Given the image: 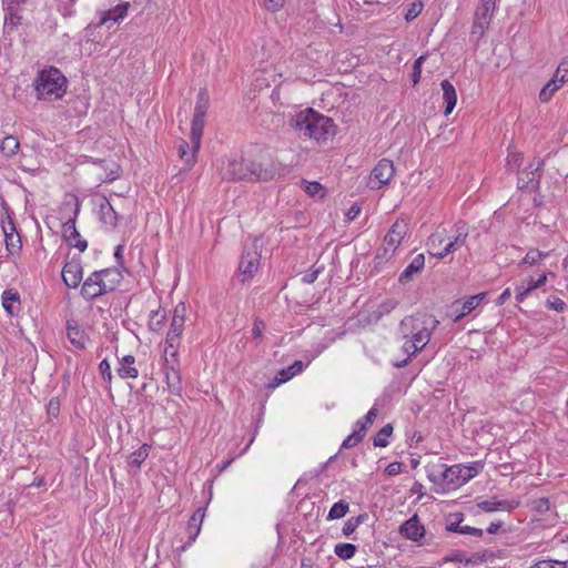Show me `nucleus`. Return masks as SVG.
<instances>
[{
    "mask_svg": "<svg viewBox=\"0 0 568 568\" xmlns=\"http://www.w3.org/2000/svg\"><path fill=\"white\" fill-rule=\"evenodd\" d=\"M290 126L298 132L300 136L325 142L335 134L333 120L308 108L300 111L290 120Z\"/></svg>",
    "mask_w": 568,
    "mask_h": 568,
    "instance_id": "1",
    "label": "nucleus"
},
{
    "mask_svg": "<svg viewBox=\"0 0 568 568\" xmlns=\"http://www.w3.org/2000/svg\"><path fill=\"white\" fill-rule=\"evenodd\" d=\"M428 479L433 483H442L449 488L460 487L479 474L483 469L480 463H473L471 465H453L447 466L438 463L428 465L426 467Z\"/></svg>",
    "mask_w": 568,
    "mask_h": 568,
    "instance_id": "2",
    "label": "nucleus"
},
{
    "mask_svg": "<svg viewBox=\"0 0 568 568\" xmlns=\"http://www.w3.org/2000/svg\"><path fill=\"white\" fill-rule=\"evenodd\" d=\"M122 275L116 270L104 268L93 272L82 284L81 296L93 301L106 293L113 292L120 284Z\"/></svg>",
    "mask_w": 568,
    "mask_h": 568,
    "instance_id": "3",
    "label": "nucleus"
},
{
    "mask_svg": "<svg viewBox=\"0 0 568 568\" xmlns=\"http://www.w3.org/2000/svg\"><path fill=\"white\" fill-rule=\"evenodd\" d=\"M67 78L54 67L39 72L34 80V90L39 100L53 101L61 99L67 90Z\"/></svg>",
    "mask_w": 568,
    "mask_h": 568,
    "instance_id": "4",
    "label": "nucleus"
},
{
    "mask_svg": "<svg viewBox=\"0 0 568 568\" xmlns=\"http://www.w3.org/2000/svg\"><path fill=\"white\" fill-rule=\"evenodd\" d=\"M439 322L427 314L407 316L400 322V331L405 336L412 335V341L422 351L429 342L432 331Z\"/></svg>",
    "mask_w": 568,
    "mask_h": 568,
    "instance_id": "5",
    "label": "nucleus"
},
{
    "mask_svg": "<svg viewBox=\"0 0 568 568\" xmlns=\"http://www.w3.org/2000/svg\"><path fill=\"white\" fill-rule=\"evenodd\" d=\"M497 0H479L477 4L470 30V40L476 44L485 36L493 20Z\"/></svg>",
    "mask_w": 568,
    "mask_h": 568,
    "instance_id": "6",
    "label": "nucleus"
},
{
    "mask_svg": "<svg viewBox=\"0 0 568 568\" xmlns=\"http://www.w3.org/2000/svg\"><path fill=\"white\" fill-rule=\"evenodd\" d=\"M210 100L207 93L201 90L197 94V101L194 108L193 119L191 123V144L194 145V150H200L201 140L203 136V130L205 125L206 112L209 109Z\"/></svg>",
    "mask_w": 568,
    "mask_h": 568,
    "instance_id": "7",
    "label": "nucleus"
},
{
    "mask_svg": "<svg viewBox=\"0 0 568 568\" xmlns=\"http://www.w3.org/2000/svg\"><path fill=\"white\" fill-rule=\"evenodd\" d=\"M545 162L536 158L529 165L518 173L517 187L535 192L540 187Z\"/></svg>",
    "mask_w": 568,
    "mask_h": 568,
    "instance_id": "8",
    "label": "nucleus"
},
{
    "mask_svg": "<svg viewBox=\"0 0 568 568\" xmlns=\"http://www.w3.org/2000/svg\"><path fill=\"white\" fill-rule=\"evenodd\" d=\"M469 235V226L464 221H458L454 224L453 235L448 237V242L443 248V252H432V255L436 258L443 260L448 254L456 252L458 248L466 244Z\"/></svg>",
    "mask_w": 568,
    "mask_h": 568,
    "instance_id": "9",
    "label": "nucleus"
},
{
    "mask_svg": "<svg viewBox=\"0 0 568 568\" xmlns=\"http://www.w3.org/2000/svg\"><path fill=\"white\" fill-rule=\"evenodd\" d=\"M408 233V225L405 221H396L384 237L383 255L377 257H390Z\"/></svg>",
    "mask_w": 568,
    "mask_h": 568,
    "instance_id": "10",
    "label": "nucleus"
},
{
    "mask_svg": "<svg viewBox=\"0 0 568 568\" xmlns=\"http://www.w3.org/2000/svg\"><path fill=\"white\" fill-rule=\"evenodd\" d=\"M395 174L393 161L382 159L372 170L369 175L368 186L372 190H378L388 184Z\"/></svg>",
    "mask_w": 568,
    "mask_h": 568,
    "instance_id": "11",
    "label": "nucleus"
},
{
    "mask_svg": "<svg viewBox=\"0 0 568 568\" xmlns=\"http://www.w3.org/2000/svg\"><path fill=\"white\" fill-rule=\"evenodd\" d=\"M80 212V203L77 201L73 216L70 217L62 224V236L63 240L70 245L78 248L80 252H84L88 247V242L83 240L77 230L75 222L77 216Z\"/></svg>",
    "mask_w": 568,
    "mask_h": 568,
    "instance_id": "12",
    "label": "nucleus"
},
{
    "mask_svg": "<svg viewBox=\"0 0 568 568\" xmlns=\"http://www.w3.org/2000/svg\"><path fill=\"white\" fill-rule=\"evenodd\" d=\"M1 229L4 234L6 248L11 255L19 254L22 248V242L17 232L16 223L11 215L7 212L6 219H1Z\"/></svg>",
    "mask_w": 568,
    "mask_h": 568,
    "instance_id": "13",
    "label": "nucleus"
},
{
    "mask_svg": "<svg viewBox=\"0 0 568 568\" xmlns=\"http://www.w3.org/2000/svg\"><path fill=\"white\" fill-rule=\"evenodd\" d=\"M220 173L223 180H245L247 179V163L240 159H227L222 162Z\"/></svg>",
    "mask_w": 568,
    "mask_h": 568,
    "instance_id": "14",
    "label": "nucleus"
},
{
    "mask_svg": "<svg viewBox=\"0 0 568 568\" xmlns=\"http://www.w3.org/2000/svg\"><path fill=\"white\" fill-rule=\"evenodd\" d=\"M261 255L255 248L244 250L240 260L239 271L241 273L242 282L252 277L260 266Z\"/></svg>",
    "mask_w": 568,
    "mask_h": 568,
    "instance_id": "15",
    "label": "nucleus"
},
{
    "mask_svg": "<svg viewBox=\"0 0 568 568\" xmlns=\"http://www.w3.org/2000/svg\"><path fill=\"white\" fill-rule=\"evenodd\" d=\"M277 174V170L273 163H262L251 161L247 163V179L261 182L272 181Z\"/></svg>",
    "mask_w": 568,
    "mask_h": 568,
    "instance_id": "16",
    "label": "nucleus"
},
{
    "mask_svg": "<svg viewBox=\"0 0 568 568\" xmlns=\"http://www.w3.org/2000/svg\"><path fill=\"white\" fill-rule=\"evenodd\" d=\"M64 284L70 288H77L83 277V267L80 260L72 258L64 263L62 272Z\"/></svg>",
    "mask_w": 568,
    "mask_h": 568,
    "instance_id": "17",
    "label": "nucleus"
},
{
    "mask_svg": "<svg viewBox=\"0 0 568 568\" xmlns=\"http://www.w3.org/2000/svg\"><path fill=\"white\" fill-rule=\"evenodd\" d=\"M186 306L183 302L179 303L174 311L171 321L170 329L166 334L168 341L180 342L185 323Z\"/></svg>",
    "mask_w": 568,
    "mask_h": 568,
    "instance_id": "18",
    "label": "nucleus"
},
{
    "mask_svg": "<svg viewBox=\"0 0 568 568\" xmlns=\"http://www.w3.org/2000/svg\"><path fill=\"white\" fill-rule=\"evenodd\" d=\"M399 534L406 539L419 541L425 536V528L420 524L418 516L414 515L400 525Z\"/></svg>",
    "mask_w": 568,
    "mask_h": 568,
    "instance_id": "19",
    "label": "nucleus"
},
{
    "mask_svg": "<svg viewBox=\"0 0 568 568\" xmlns=\"http://www.w3.org/2000/svg\"><path fill=\"white\" fill-rule=\"evenodd\" d=\"M518 506L516 501L509 500H497L496 497L491 499L483 500L477 503V508L485 513H494V511H510Z\"/></svg>",
    "mask_w": 568,
    "mask_h": 568,
    "instance_id": "20",
    "label": "nucleus"
},
{
    "mask_svg": "<svg viewBox=\"0 0 568 568\" xmlns=\"http://www.w3.org/2000/svg\"><path fill=\"white\" fill-rule=\"evenodd\" d=\"M165 381L171 394L180 395L182 390L180 366L163 365Z\"/></svg>",
    "mask_w": 568,
    "mask_h": 568,
    "instance_id": "21",
    "label": "nucleus"
},
{
    "mask_svg": "<svg viewBox=\"0 0 568 568\" xmlns=\"http://www.w3.org/2000/svg\"><path fill=\"white\" fill-rule=\"evenodd\" d=\"M67 336L70 343L78 349H83L87 343V335L75 321L67 322Z\"/></svg>",
    "mask_w": 568,
    "mask_h": 568,
    "instance_id": "22",
    "label": "nucleus"
},
{
    "mask_svg": "<svg viewBox=\"0 0 568 568\" xmlns=\"http://www.w3.org/2000/svg\"><path fill=\"white\" fill-rule=\"evenodd\" d=\"M425 266V256L424 254H417L412 262L406 266V268L399 275V282L402 284H406L413 280V276L423 271Z\"/></svg>",
    "mask_w": 568,
    "mask_h": 568,
    "instance_id": "23",
    "label": "nucleus"
},
{
    "mask_svg": "<svg viewBox=\"0 0 568 568\" xmlns=\"http://www.w3.org/2000/svg\"><path fill=\"white\" fill-rule=\"evenodd\" d=\"M134 364L135 357L132 355H125L119 359V367L116 368L119 377L122 379L136 378L139 376V371Z\"/></svg>",
    "mask_w": 568,
    "mask_h": 568,
    "instance_id": "24",
    "label": "nucleus"
},
{
    "mask_svg": "<svg viewBox=\"0 0 568 568\" xmlns=\"http://www.w3.org/2000/svg\"><path fill=\"white\" fill-rule=\"evenodd\" d=\"M2 306L4 311L10 315L14 316L20 311V295L14 290H6L2 293Z\"/></svg>",
    "mask_w": 568,
    "mask_h": 568,
    "instance_id": "25",
    "label": "nucleus"
},
{
    "mask_svg": "<svg viewBox=\"0 0 568 568\" xmlns=\"http://www.w3.org/2000/svg\"><path fill=\"white\" fill-rule=\"evenodd\" d=\"M206 507H199L187 523L189 540L193 542L201 531Z\"/></svg>",
    "mask_w": 568,
    "mask_h": 568,
    "instance_id": "26",
    "label": "nucleus"
},
{
    "mask_svg": "<svg viewBox=\"0 0 568 568\" xmlns=\"http://www.w3.org/2000/svg\"><path fill=\"white\" fill-rule=\"evenodd\" d=\"M440 88L443 90V99L445 102V115H448L454 110L457 103V94L454 85L448 80H443L440 82Z\"/></svg>",
    "mask_w": 568,
    "mask_h": 568,
    "instance_id": "27",
    "label": "nucleus"
},
{
    "mask_svg": "<svg viewBox=\"0 0 568 568\" xmlns=\"http://www.w3.org/2000/svg\"><path fill=\"white\" fill-rule=\"evenodd\" d=\"M128 9H129V3L124 2V3H120V4L115 6L114 8L110 9V10L104 11L99 21V26L106 24L110 21L115 23V22L122 20L126 16Z\"/></svg>",
    "mask_w": 568,
    "mask_h": 568,
    "instance_id": "28",
    "label": "nucleus"
},
{
    "mask_svg": "<svg viewBox=\"0 0 568 568\" xmlns=\"http://www.w3.org/2000/svg\"><path fill=\"white\" fill-rule=\"evenodd\" d=\"M485 293H479L473 296H469L466 301H464L460 305V312L455 315L454 322L460 321L464 316L470 314L476 307L481 303L485 298Z\"/></svg>",
    "mask_w": 568,
    "mask_h": 568,
    "instance_id": "29",
    "label": "nucleus"
},
{
    "mask_svg": "<svg viewBox=\"0 0 568 568\" xmlns=\"http://www.w3.org/2000/svg\"><path fill=\"white\" fill-rule=\"evenodd\" d=\"M191 151H190V144L184 141L180 140L178 145V152L181 158V160L184 162V164L190 169L196 163V156L199 150H194V145L191 144Z\"/></svg>",
    "mask_w": 568,
    "mask_h": 568,
    "instance_id": "30",
    "label": "nucleus"
},
{
    "mask_svg": "<svg viewBox=\"0 0 568 568\" xmlns=\"http://www.w3.org/2000/svg\"><path fill=\"white\" fill-rule=\"evenodd\" d=\"M101 221L110 226H115L118 223V213L108 200L100 204Z\"/></svg>",
    "mask_w": 568,
    "mask_h": 568,
    "instance_id": "31",
    "label": "nucleus"
},
{
    "mask_svg": "<svg viewBox=\"0 0 568 568\" xmlns=\"http://www.w3.org/2000/svg\"><path fill=\"white\" fill-rule=\"evenodd\" d=\"M164 364L165 366H180L178 346L180 342L165 341Z\"/></svg>",
    "mask_w": 568,
    "mask_h": 568,
    "instance_id": "32",
    "label": "nucleus"
},
{
    "mask_svg": "<svg viewBox=\"0 0 568 568\" xmlns=\"http://www.w3.org/2000/svg\"><path fill=\"white\" fill-rule=\"evenodd\" d=\"M19 148V140L13 135H8L0 144V152L7 158H11L17 154Z\"/></svg>",
    "mask_w": 568,
    "mask_h": 568,
    "instance_id": "33",
    "label": "nucleus"
},
{
    "mask_svg": "<svg viewBox=\"0 0 568 568\" xmlns=\"http://www.w3.org/2000/svg\"><path fill=\"white\" fill-rule=\"evenodd\" d=\"M460 523H462V519H458L457 521H450L447 525V530L448 531H453V532H458V534L473 535V536H476V537H481L483 536V530L481 529L475 528V527H470V526H462Z\"/></svg>",
    "mask_w": 568,
    "mask_h": 568,
    "instance_id": "34",
    "label": "nucleus"
},
{
    "mask_svg": "<svg viewBox=\"0 0 568 568\" xmlns=\"http://www.w3.org/2000/svg\"><path fill=\"white\" fill-rule=\"evenodd\" d=\"M356 551L357 547L354 544L349 542L336 544L334 547L335 555L343 560H348L353 558Z\"/></svg>",
    "mask_w": 568,
    "mask_h": 568,
    "instance_id": "35",
    "label": "nucleus"
},
{
    "mask_svg": "<svg viewBox=\"0 0 568 568\" xmlns=\"http://www.w3.org/2000/svg\"><path fill=\"white\" fill-rule=\"evenodd\" d=\"M151 446L143 444L138 450L133 452L129 458V464L139 469L142 463L148 458Z\"/></svg>",
    "mask_w": 568,
    "mask_h": 568,
    "instance_id": "36",
    "label": "nucleus"
},
{
    "mask_svg": "<svg viewBox=\"0 0 568 568\" xmlns=\"http://www.w3.org/2000/svg\"><path fill=\"white\" fill-rule=\"evenodd\" d=\"M393 434V425L386 424L383 426L376 436L373 438V445L375 447H386L388 446V437Z\"/></svg>",
    "mask_w": 568,
    "mask_h": 568,
    "instance_id": "37",
    "label": "nucleus"
},
{
    "mask_svg": "<svg viewBox=\"0 0 568 568\" xmlns=\"http://www.w3.org/2000/svg\"><path fill=\"white\" fill-rule=\"evenodd\" d=\"M349 510V504L345 500L335 503L327 515V520H335L343 518Z\"/></svg>",
    "mask_w": 568,
    "mask_h": 568,
    "instance_id": "38",
    "label": "nucleus"
},
{
    "mask_svg": "<svg viewBox=\"0 0 568 568\" xmlns=\"http://www.w3.org/2000/svg\"><path fill=\"white\" fill-rule=\"evenodd\" d=\"M550 80H556L555 83L560 88L568 81V58H564L560 61L554 77Z\"/></svg>",
    "mask_w": 568,
    "mask_h": 568,
    "instance_id": "39",
    "label": "nucleus"
},
{
    "mask_svg": "<svg viewBox=\"0 0 568 568\" xmlns=\"http://www.w3.org/2000/svg\"><path fill=\"white\" fill-rule=\"evenodd\" d=\"M556 80H549L539 92V100L542 103H547L551 100L552 95L560 89L558 84L555 83Z\"/></svg>",
    "mask_w": 568,
    "mask_h": 568,
    "instance_id": "40",
    "label": "nucleus"
},
{
    "mask_svg": "<svg viewBox=\"0 0 568 568\" xmlns=\"http://www.w3.org/2000/svg\"><path fill=\"white\" fill-rule=\"evenodd\" d=\"M301 184H302L303 190L308 195H311L313 197H315V196L323 197L324 196L323 186L321 183H318L316 181L302 180Z\"/></svg>",
    "mask_w": 568,
    "mask_h": 568,
    "instance_id": "41",
    "label": "nucleus"
},
{
    "mask_svg": "<svg viewBox=\"0 0 568 568\" xmlns=\"http://www.w3.org/2000/svg\"><path fill=\"white\" fill-rule=\"evenodd\" d=\"M403 351L408 355L405 359H403L402 362H396L394 363V366L395 367H404L408 364V362L410 361L412 356H414L417 352H419L420 349L418 348V346L410 339V341H406L403 345Z\"/></svg>",
    "mask_w": 568,
    "mask_h": 568,
    "instance_id": "42",
    "label": "nucleus"
},
{
    "mask_svg": "<svg viewBox=\"0 0 568 568\" xmlns=\"http://www.w3.org/2000/svg\"><path fill=\"white\" fill-rule=\"evenodd\" d=\"M165 318V312L162 310H155L150 313L149 326L152 331H159L162 327Z\"/></svg>",
    "mask_w": 568,
    "mask_h": 568,
    "instance_id": "43",
    "label": "nucleus"
},
{
    "mask_svg": "<svg viewBox=\"0 0 568 568\" xmlns=\"http://www.w3.org/2000/svg\"><path fill=\"white\" fill-rule=\"evenodd\" d=\"M423 9H424L423 1L418 0V1L412 2L405 12V20L407 22L413 21L422 13Z\"/></svg>",
    "mask_w": 568,
    "mask_h": 568,
    "instance_id": "44",
    "label": "nucleus"
},
{
    "mask_svg": "<svg viewBox=\"0 0 568 568\" xmlns=\"http://www.w3.org/2000/svg\"><path fill=\"white\" fill-rule=\"evenodd\" d=\"M546 306L549 310H554L558 313H564L567 310V304L564 300L557 297V296H550L546 301Z\"/></svg>",
    "mask_w": 568,
    "mask_h": 568,
    "instance_id": "45",
    "label": "nucleus"
},
{
    "mask_svg": "<svg viewBox=\"0 0 568 568\" xmlns=\"http://www.w3.org/2000/svg\"><path fill=\"white\" fill-rule=\"evenodd\" d=\"M548 275L555 276L554 273L549 272V273H542L537 280H534L532 277H530L527 281V290L531 293L534 290H537V288L544 286L547 282Z\"/></svg>",
    "mask_w": 568,
    "mask_h": 568,
    "instance_id": "46",
    "label": "nucleus"
},
{
    "mask_svg": "<svg viewBox=\"0 0 568 568\" xmlns=\"http://www.w3.org/2000/svg\"><path fill=\"white\" fill-rule=\"evenodd\" d=\"M397 305H398V301H396L394 298H389V300L382 302L377 307L378 317H382L383 315L390 313L393 310L396 308Z\"/></svg>",
    "mask_w": 568,
    "mask_h": 568,
    "instance_id": "47",
    "label": "nucleus"
},
{
    "mask_svg": "<svg viewBox=\"0 0 568 568\" xmlns=\"http://www.w3.org/2000/svg\"><path fill=\"white\" fill-rule=\"evenodd\" d=\"M530 568H567V561L559 560H540L532 565Z\"/></svg>",
    "mask_w": 568,
    "mask_h": 568,
    "instance_id": "48",
    "label": "nucleus"
},
{
    "mask_svg": "<svg viewBox=\"0 0 568 568\" xmlns=\"http://www.w3.org/2000/svg\"><path fill=\"white\" fill-rule=\"evenodd\" d=\"M363 440V437L359 435L358 432H354L348 435L342 443L343 449H349L358 445Z\"/></svg>",
    "mask_w": 568,
    "mask_h": 568,
    "instance_id": "49",
    "label": "nucleus"
},
{
    "mask_svg": "<svg viewBox=\"0 0 568 568\" xmlns=\"http://www.w3.org/2000/svg\"><path fill=\"white\" fill-rule=\"evenodd\" d=\"M425 59H426L425 55H420L414 62L413 73H412L413 85H416L422 78V64L425 61Z\"/></svg>",
    "mask_w": 568,
    "mask_h": 568,
    "instance_id": "50",
    "label": "nucleus"
},
{
    "mask_svg": "<svg viewBox=\"0 0 568 568\" xmlns=\"http://www.w3.org/2000/svg\"><path fill=\"white\" fill-rule=\"evenodd\" d=\"M546 253L540 252L539 250H529L526 256L523 260V263L529 265H536L539 263L542 256H546Z\"/></svg>",
    "mask_w": 568,
    "mask_h": 568,
    "instance_id": "51",
    "label": "nucleus"
},
{
    "mask_svg": "<svg viewBox=\"0 0 568 568\" xmlns=\"http://www.w3.org/2000/svg\"><path fill=\"white\" fill-rule=\"evenodd\" d=\"M444 242V237L436 233V234H433L428 241H427V246H428V252L429 254L432 255V252L435 253V252H443L442 248H438L437 247Z\"/></svg>",
    "mask_w": 568,
    "mask_h": 568,
    "instance_id": "52",
    "label": "nucleus"
},
{
    "mask_svg": "<svg viewBox=\"0 0 568 568\" xmlns=\"http://www.w3.org/2000/svg\"><path fill=\"white\" fill-rule=\"evenodd\" d=\"M48 415L51 417H58L60 413V399L59 397H52L47 405Z\"/></svg>",
    "mask_w": 568,
    "mask_h": 568,
    "instance_id": "53",
    "label": "nucleus"
},
{
    "mask_svg": "<svg viewBox=\"0 0 568 568\" xmlns=\"http://www.w3.org/2000/svg\"><path fill=\"white\" fill-rule=\"evenodd\" d=\"M99 371H100V374L102 375V378L105 382L111 383V381H112V372H111V366H110V363L108 362V359H103L99 364Z\"/></svg>",
    "mask_w": 568,
    "mask_h": 568,
    "instance_id": "54",
    "label": "nucleus"
},
{
    "mask_svg": "<svg viewBox=\"0 0 568 568\" xmlns=\"http://www.w3.org/2000/svg\"><path fill=\"white\" fill-rule=\"evenodd\" d=\"M521 153L513 152L508 154L507 164L511 170H516L521 165Z\"/></svg>",
    "mask_w": 568,
    "mask_h": 568,
    "instance_id": "55",
    "label": "nucleus"
},
{
    "mask_svg": "<svg viewBox=\"0 0 568 568\" xmlns=\"http://www.w3.org/2000/svg\"><path fill=\"white\" fill-rule=\"evenodd\" d=\"M321 271H322L321 268H311L308 272H306L303 275V277H302L303 283L313 284L317 280Z\"/></svg>",
    "mask_w": 568,
    "mask_h": 568,
    "instance_id": "56",
    "label": "nucleus"
},
{
    "mask_svg": "<svg viewBox=\"0 0 568 568\" xmlns=\"http://www.w3.org/2000/svg\"><path fill=\"white\" fill-rule=\"evenodd\" d=\"M402 470H403V464L398 463V462L390 463L385 469V471L388 476H396V475L400 474Z\"/></svg>",
    "mask_w": 568,
    "mask_h": 568,
    "instance_id": "57",
    "label": "nucleus"
},
{
    "mask_svg": "<svg viewBox=\"0 0 568 568\" xmlns=\"http://www.w3.org/2000/svg\"><path fill=\"white\" fill-rule=\"evenodd\" d=\"M357 527L358 526L355 524L352 517L348 518L343 526V535L346 537L351 536L357 529Z\"/></svg>",
    "mask_w": 568,
    "mask_h": 568,
    "instance_id": "58",
    "label": "nucleus"
},
{
    "mask_svg": "<svg viewBox=\"0 0 568 568\" xmlns=\"http://www.w3.org/2000/svg\"><path fill=\"white\" fill-rule=\"evenodd\" d=\"M285 3V0H264V6L270 11L280 10Z\"/></svg>",
    "mask_w": 568,
    "mask_h": 568,
    "instance_id": "59",
    "label": "nucleus"
},
{
    "mask_svg": "<svg viewBox=\"0 0 568 568\" xmlns=\"http://www.w3.org/2000/svg\"><path fill=\"white\" fill-rule=\"evenodd\" d=\"M20 19L21 17H19L17 12H13L11 8H8V12L6 14V24L17 26Z\"/></svg>",
    "mask_w": 568,
    "mask_h": 568,
    "instance_id": "60",
    "label": "nucleus"
},
{
    "mask_svg": "<svg viewBox=\"0 0 568 568\" xmlns=\"http://www.w3.org/2000/svg\"><path fill=\"white\" fill-rule=\"evenodd\" d=\"M371 425L365 423L364 418L358 419L354 425V432H358L359 435L364 438L366 430Z\"/></svg>",
    "mask_w": 568,
    "mask_h": 568,
    "instance_id": "61",
    "label": "nucleus"
},
{
    "mask_svg": "<svg viewBox=\"0 0 568 568\" xmlns=\"http://www.w3.org/2000/svg\"><path fill=\"white\" fill-rule=\"evenodd\" d=\"M359 213H361V206L357 203H354L346 212V217L349 221H353L359 215Z\"/></svg>",
    "mask_w": 568,
    "mask_h": 568,
    "instance_id": "62",
    "label": "nucleus"
},
{
    "mask_svg": "<svg viewBox=\"0 0 568 568\" xmlns=\"http://www.w3.org/2000/svg\"><path fill=\"white\" fill-rule=\"evenodd\" d=\"M278 375H280V377L277 378L278 383H285L295 376V372L288 371V367H287V368L280 371Z\"/></svg>",
    "mask_w": 568,
    "mask_h": 568,
    "instance_id": "63",
    "label": "nucleus"
},
{
    "mask_svg": "<svg viewBox=\"0 0 568 568\" xmlns=\"http://www.w3.org/2000/svg\"><path fill=\"white\" fill-rule=\"evenodd\" d=\"M378 409L375 406H373L363 418L365 419L366 424L372 425L376 419Z\"/></svg>",
    "mask_w": 568,
    "mask_h": 568,
    "instance_id": "64",
    "label": "nucleus"
}]
</instances>
